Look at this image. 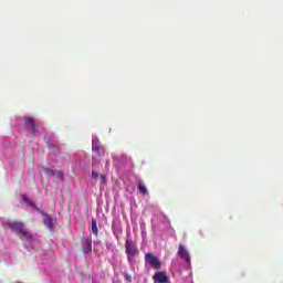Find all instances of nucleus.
I'll list each match as a JSON object with an SVG mask.
<instances>
[{"label": "nucleus", "mask_w": 283, "mask_h": 283, "mask_svg": "<svg viewBox=\"0 0 283 283\" xmlns=\"http://www.w3.org/2000/svg\"><path fill=\"white\" fill-rule=\"evenodd\" d=\"M9 229L19 238H25V240H32V233L25 229V224L19 221H12L8 223Z\"/></svg>", "instance_id": "nucleus-1"}, {"label": "nucleus", "mask_w": 283, "mask_h": 283, "mask_svg": "<svg viewBox=\"0 0 283 283\" xmlns=\"http://www.w3.org/2000/svg\"><path fill=\"white\" fill-rule=\"evenodd\" d=\"M125 253L127 255L128 262H132V259L136 258L140 252L138 251V247L135 245L132 239H127L125 242Z\"/></svg>", "instance_id": "nucleus-2"}, {"label": "nucleus", "mask_w": 283, "mask_h": 283, "mask_svg": "<svg viewBox=\"0 0 283 283\" xmlns=\"http://www.w3.org/2000/svg\"><path fill=\"white\" fill-rule=\"evenodd\" d=\"M144 260L146 264L151 266L155 271H159L163 266V262H160V259L154 255V253H146Z\"/></svg>", "instance_id": "nucleus-3"}, {"label": "nucleus", "mask_w": 283, "mask_h": 283, "mask_svg": "<svg viewBox=\"0 0 283 283\" xmlns=\"http://www.w3.org/2000/svg\"><path fill=\"white\" fill-rule=\"evenodd\" d=\"M177 254L186 264H191V255H189V250L185 247V244L180 243L178 247Z\"/></svg>", "instance_id": "nucleus-4"}, {"label": "nucleus", "mask_w": 283, "mask_h": 283, "mask_svg": "<svg viewBox=\"0 0 283 283\" xmlns=\"http://www.w3.org/2000/svg\"><path fill=\"white\" fill-rule=\"evenodd\" d=\"M25 127L28 129V132H30L31 134H36V129H39V125H36V120H34V118L32 117H25Z\"/></svg>", "instance_id": "nucleus-5"}, {"label": "nucleus", "mask_w": 283, "mask_h": 283, "mask_svg": "<svg viewBox=\"0 0 283 283\" xmlns=\"http://www.w3.org/2000/svg\"><path fill=\"white\" fill-rule=\"evenodd\" d=\"M41 216L44 217L43 219V224L44 227H46V229H49V231H54V220L52 219V217H50V214L43 212L40 210Z\"/></svg>", "instance_id": "nucleus-6"}, {"label": "nucleus", "mask_w": 283, "mask_h": 283, "mask_svg": "<svg viewBox=\"0 0 283 283\" xmlns=\"http://www.w3.org/2000/svg\"><path fill=\"white\" fill-rule=\"evenodd\" d=\"M82 253L83 255L92 253V238L82 239Z\"/></svg>", "instance_id": "nucleus-7"}, {"label": "nucleus", "mask_w": 283, "mask_h": 283, "mask_svg": "<svg viewBox=\"0 0 283 283\" xmlns=\"http://www.w3.org/2000/svg\"><path fill=\"white\" fill-rule=\"evenodd\" d=\"M154 282L158 283H167L169 282V276H167L166 272H156L153 276Z\"/></svg>", "instance_id": "nucleus-8"}, {"label": "nucleus", "mask_w": 283, "mask_h": 283, "mask_svg": "<svg viewBox=\"0 0 283 283\" xmlns=\"http://www.w3.org/2000/svg\"><path fill=\"white\" fill-rule=\"evenodd\" d=\"M94 154H96V156H98V158H101V156H105V150H103V148L98 145H94L92 147Z\"/></svg>", "instance_id": "nucleus-9"}, {"label": "nucleus", "mask_w": 283, "mask_h": 283, "mask_svg": "<svg viewBox=\"0 0 283 283\" xmlns=\"http://www.w3.org/2000/svg\"><path fill=\"white\" fill-rule=\"evenodd\" d=\"M21 198H22L23 202L29 205V207H33L36 211H41V209L36 208V206L33 203V201L30 200V198H28V196L22 195Z\"/></svg>", "instance_id": "nucleus-10"}, {"label": "nucleus", "mask_w": 283, "mask_h": 283, "mask_svg": "<svg viewBox=\"0 0 283 283\" xmlns=\"http://www.w3.org/2000/svg\"><path fill=\"white\" fill-rule=\"evenodd\" d=\"M92 233L98 237V223L96 222V219H92Z\"/></svg>", "instance_id": "nucleus-11"}, {"label": "nucleus", "mask_w": 283, "mask_h": 283, "mask_svg": "<svg viewBox=\"0 0 283 283\" xmlns=\"http://www.w3.org/2000/svg\"><path fill=\"white\" fill-rule=\"evenodd\" d=\"M137 189H138L139 193H142V196H147V187H145V185H143V182H139L137 185Z\"/></svg>", "instance_id": "nucleus-12"}, {"label": "nucleus", "mask_w": 283, "mask_h": 283, "mask_svg": "<svg viewBox=\"0 0 283 283\" xmlns=\"http://www.w3.org/2000/svg\"><path fill=\"white\" fill-rule=\"evenodd\" d=\"M124 277L126 280V282L132 283L133 282V277L132 274L124 272Z\"/></svg>", "instance_id": "nucleus-13"}, {"label": "nucleus", "mask_w": 283, "mask_h": 283, "mask_svg": "<svg viewBox=\"0 0 283 283\" xmlns=\"http://www.w3.org/2000/svg\"><path fill=\"white\" fill-rule=\"evenodd\" d=\"M92 178H95V180H98V172L96 170L92 171Z\"/></svg>", "instance_id": "nucleus-14"}, {"label": "nucleus", "mask_w": 283, "mask_h": 283, "mask_svg": "<svg viewBox=\"0 0 283 283\" xmlns=\"http://www.w3.org/2000/svg\"><path fill=\"white\" fill-rule=\"evenodd\" d=\"M56 178H59L60 180H63V171H57Z\"/></svg>", "instance_id": "nucleus-15"}, {"label": "nucleus", "mask_w": 283, "mask_h": 283, "mask_svg": "<svg viewBox=\"0 0 283 283\" xmlns=\"http://www.w3.org/2000/svg\"><path fill=\"white\" fill-rule=\"evenodd\" d=\"M102 182L103 185H107V176L102 175Z\"/></svg>", "instance_id": "nucleus-16"}, {"label": "nucleus", "mask_w": 283, "mask_h": 283, "mask_svg": "<svg viewBox=\"0 0 283 283\" xmlns=\"http://www.w3.org/2000/svg\"><path fill=\"white\" fill-rule=\"evenodd\" d=\"M92 165H96V159L93 158Z\"/></svg>", "instance_id": "nucleus-17"}, {"label": "nucleus", "mask_w": 283, "mask_h": 283, "mask_svg": "<svg viewBox=\"0 0 283 283\" xmlns=\"http://www.w3.org/2000/svg\"><path fill=\"white\" fill-rule=\"evenodd\" d=\"M108 165H109V160H106V167H108Z\"/></svg>", "instance_id": "nucleus-18"}]
</instances>
